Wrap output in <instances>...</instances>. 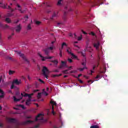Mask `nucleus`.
Segmentation results:
<instances>
[{"mask_svg":"<svg viewBox=\"0 0 128 128\" xmlns=\"http://www.w3.org/2000/svg\"><path fill=\"white\" fill-rule=\"evenodd\" d=\"M90 34H92V36H94L95 34L94 33V32H91Z\"/></svg>","mask_w":128,"mask_h":128,"instance_id":"nucleus-44","label":"nucleus"},{"mask_svg":"<svg viewBox=\"0 0 128 128\" xmlns=\"http://www.w3.org/2000/svg\"><path fill=\"white\" fill-rule=\"evenodd\" d=\"M7 120L8 122H12V124L16 122V120L14 118H7Z\"/></svg>","mask_w":128,"mask_h":128,"instance_id":"nucleus-10","label":"nucleus"},{"mask_svg":"<svg viewBox=\"0 0 128 128\" xmlns=\"http://www.w3.org/2000/svg\"><path fill=\"white\" fill-rule=\"evenodd\" d=\"M90 128H100V126L98 125H94L90 126Z\"/></svg>","mask_w":128,"mask_h":128,"instance_id":"nucleus-26","label":"nucleus"},{"mask_svg":"<svg viewBox=\"0 0 128 128\" xmlns=\"http://www.w3.org/2000/svg\"><path fill=\"white\" fill-rule=\"evenodd\" d=\"M94 46L96 48V50H98V48H100V42L98 41L95 42L94 44Z\"/></svg>","mask_w":128,"mask_h":128,"instance_id":"nucleus-11","label":"nucleus"},{"mask_svg":"<svg viewBox=\"0 0 128 128\" xmlns=\"http://www.w3.org/2000/svg\"><path fill=\"white\" fill-rule=\"evenodd\" d=\"M20 84H22V80H20L15 79L13 80L10 88H14V84L18 85Z\"/></svg>","mask_w":128,"mask_h":128,"instance_id":"nucleus-4","label":"nucleus"},{"mask_svg":"<svg viewBox=\"0 0 128 128\" xmlns=\"http://www.w3.org/2000/svg\"><path fill=\"white\" fill-rule=\"evenodd\" d=\"M42 74L46 78H48V74H50V71L48 70V68L46 66L43 67V69L42 70Z\"/></svg>","mask_w":128,"mask_h":128,"instance_id":"nucleus-3","label":"nucleus"},{"mask_svg":"<svg viewBox=\"0 0 128 128\" xmlns=\"http://www.w3.org/2000/svg\"><path fill=\"white\" fill-rule=\"evenodd\" d=\"M72 66H70L68 68V70H72Z\"/></svg>","mask_w":128,"mask_h":128,"instance_id":"nucleus-43","label":"nucleus"},{"mask_svg":"<svg viewBox=\"0 0 128 128\" xmlns=\"http://www.w3.org/2000/svg\"><path fill=\"white\" fill-rule=\"evenodd\" d=\"M4 28H8V26L6 24V25L4 26Z\"/></svg>","mask_w":128,"mask_h":128,"instance_id":"nucleus-45","label":"nucleus"},{"mask_svg":"<svg viewBox=\"0 0 128 128\" xmlns=\"http://www.w3.org/2000/svg\"><path fill=\"white\" fill-rule=\"evenodd\" d=\"M52 62H53L54 64H58V62L57 60H52Z\"/></svg>","mask_w":128,"mask_h":128,"instance_id":"nucleus-31","label":"nucleus"},{"mask_svg":"<svg viewBox=\"0 0 128 128\" xmlns=\"http://www.w3.org/2000/svg\"><path fill=\"white\" fill-rule=\"evenodd\" d=\"M0 110H2V106H0Z\"/></svg>","mask_w":128,"mask_h":128,"instance_id":"nucleus-60","label":"nucleus"},{"mask_svg":"<svg viewBox=\"0 0 128 128\" xmlns=\"http://www.w3.org/2000/svg\"><path fill=\"white\" fill-rule=\"evenodd\" d=\"M66 52L69 54H71L73 58H78V56L74 55V54L72 52V50L70 49V48H68Z\"/></svg>","mask_w":128,"mask_h":128,"instance_id":"nucleus-6","label":"nucleus"},{"mask_svg":"<svg viewBox=\"0 0 128 128\" xmlns=\"http://www.w3.org/2000/svg\"><path fill=\"white\" fill-rule=\"evenodd\" d=\"M36 24L37 26H40V24H42V22L40 21H36Z\"/></svg>","mask_w":128,"mask_h":128,"instance_id":"nucleus-33","label":"nucleus"},{"mask_svg":"<svg viewBox=\"0 0 128 128\" xmlns=\"http://www.w3.org/2000/svg\"><path fill=\"white\" fill-rule=\"evenodd\" d=\"M3 124L2 123H0V126H2Z\"/></svg>","mask_w":128,"mask_h":128,"instance_id":"nucleus-54","label":"nucleus"},{"mask_svg":"<svg viewBox=\"0 0 128 128\" xmlns=\"http://www.w3.org/2000/svg\"><path fill=\"white\" fill-rule=\"evenodd\" d=\"M50 104H52V114H54H54H56V113L54 112V106H56V102L54 101L53 100H51V101L50 102Z\"/></svg>","mask_w":128,"mask_h":128,"instance_id":"nucleus-8","label":"nucleus"},{"mask_svg":"<svg viewBox=\"0 0 128 128\" xmlns=\"http://www.w3.org/2000/svg\"><path fill=\"white\" fill-rule=\"evenodd\" d=\"M68 60L70 64H72V60L71 58H68Z\"/></svg>","mask_w":128,"mask_h":128,"instance_id":"nucleus-34","label":"nucleus"},{"mask_svg":"<svg viewBox=\"0 0 128 128\" xmlns=\"http://www.w3.org/2000/svg\"><path fill=\"white\" fill-rule=\"evenodd\" d=\"M48 48L49 49V50H54L56 48V47H54V46H52Z\"/></svg>","mask_w":128,"mask_h":128,"instance_id":"nucleus-27","label":"nucleus"},{"mask_svg":"<svg viewBox=\"0 0 128 128\" xmlns=\"http://www.w3.org/2000/svg\"><path fill=\"white\" fill-rule=\"evenodd\" d=\"M68 68V65H66V62L61 61L60 68Z\"/></svg>","mask_w":128,"mask_h":128,"instance_id":"nucleus-9","label":"nucleus"},{"mask_svg":"<svg viewBox=\"0 0 128 128\" xmlns=\"http://www.w3.org/2000/svg\"><path fill=\"white\" fill-rule=\"evenodd\" d=\"M18 108H14V110H20V108H22V110H24L26 108L24 105H18Z\"/></svg>","mask_w":128,"mask_h":128,"instance_id":"nucleus-14","label":"nucleus"},{"mask_svg":"<svg viewBox=\"0 0 128 128\" xmlns=\"http://www.w3.org/2000/svg\"><path fill=\"white\" fill-rule=\"evenodd\" d=\"M20 30H22V26H20V25H18L16 28V32H20Z\"/></svg>","mask_w":128,"mask_h":128,"instance_id":"nucleus-13","label":"nucleus"},{"mask_svg":"<svg viewBox=\"0 0 128 128\" xmlns=\"http://www.w3.org/2000/svg\"><path fill=\"white\" fill-rule=\"evenodd\" d=\"M76 44H78V42H74V46H76V48H77L78 49H80V47L78 46V45H76Z\"/></svg>","mask_w":128,"mask_h":128,"instance_id":"nucleus-32","label":"nucleus"},{"mask_svg":"<svg viewBox=\"0 0 128 128\" xmlns=\"http://www.w3.org/2000/svg\"><path fill=\"white\" fill-rule=\"evenodd\" d=\"M46 90L48 91V88H46Z\"/></svg>","mask_w":128,"mask_h":128,"instance_id":"nucleus-58","label":"nucleus"},{"mask_svg":"<svg viewBox=\"0 0 128 128\" xmlns=\"http://www.w3.org/2000/svg\"><path fill=\"white\" fill-rule=\"evenodd\" d=\"M16 74V71L12 70H9V74L10 76H12V74Z\"/></svg>","mask_w":128,"mask_h":128,"instance_id":"nucleus-20","label":"nucleus"},{"mask_svg":"<svg viewBox=\"0 0 128 128\" xmlns=\"http://www.w3.org/2000/svg\"><path fill=\"white\" fill-rule=\"evenodd\" d=\"M57 6H62V0H58Z\"/></svg>","mask_w":128,"mask_h":128,"instance_id":"nucleus-23","label":"nucleus"},{"mask_svg":"<svg viewBox=\"0 0 128 128\" xmlns=\"http://www.w3.org/2000/svg\"><path fill=\"white\" fill-rule=\"evenodd\" d=\"M24 18L25 20H26V18H28V16H25Z\"/></svg>","mask_w":128,"mask_h":128,"instance_id":"nucleus-50","label":"nucleus"},{"mask_svg":"<svg viewBox=\"0 0 128 128\" xmlns=\"http://www.w3.org/2000/svg\"><path fill=\"white\" fill-rule=\"evenodd\" d=\"M58 16V12H54L53 13V14H52V16L53 18H54V16Z\"/></svg>","mask_w":128,"mask_h":128,"instance_id":"nucleus-30","label":"nucleus"},{"mask_svg":"<svg viewBox=\"0 0 128 128\" xmlns=\"http://www.w3.org/2000/svg\"><path fill=\"white\" fill-rule=\"evenodd\" d=\"M62 76V74H60V75H54V76Z\"/></svg>","mask_w":128,"mask_h":128,"instance_id":"nucleus-49","label":"nucleus"},{"mask_svg":"<svg viewBox=\"0 0 128 128\" xmlns=\"http://www.w3.org/2000/svg\"><path fill=\"white\" fill-rule=\"evenodd\" d=\"M71 72H74V74H76V72H78V70H74L73 71H72Z\"/></svg>","mask_w":128,"mask_h":128,"instance_id":"nucleus-39","label":"nucleus"},{"mask_svg":"<svg viewBox=\"0 0 128 128\" xmlns=\"http://www.w3.org/2000/svg\"><path fill=\"white\" fill-rule=\"evenodd\" d=\"M13 98H14V102H20V100H22V98H16L15 96H14Z\"/></svg>","mask_w":128,"mask_h":128,"instance_id":"nucleus-19","label":"nucleus"},{"mask_svg":"<svg viewBox=\"0 0 128 128\" xmlns=\"http://www.w3.org/2000/svg\"><path fill=\"white\" fill-rule=\"evenodd\" d=\"M92 72H94V71H91V74Z\"/></svg>","mask_w":128,"mask_h":128,"instance_id":"nucleus-63","label":"nucleus"},{"mask_svg":"<svg viewBox=\"0 0 128 128\" xmlns=\"http://www.w3.org/2000/svg\"><path fill=\"white\" fill-rule=\"evenodd\" d=\"M82 66H86V62H82Z\"/></svg>","mask_w":128,"mask_h":128,"instance_id":"nucleus-46","label":"nucleus"},{"mask_svg":"<svg viewBox=\"0 0 128 128\" xmlns=\"http://www.w3.org/2000/svg\"><path fill=\"white\" fill-rule=\"evenodd\" d=\"M86 68H88L86 66H84L83 68H79L78 70H80V72H82L84 70H86Z\"/></svg>","mask_w":128,"mask_h":128,"instance_id":"nucleus-28","label":"nucleus"},{"mask_svg":"<svg viewBox=\"0 0 128 128\" xmlns=\"http://www.w3.org/2000/svg\"><path fill=\"white\" fill-rule=\"evenodd\" d=\"M90 82H92V80H88V82L90 83Z\"/></svg>","mask_w":128,"mask_h":128,"instance_id":"nucleus-59","label":"nucleus"},{"mask_svg":"<svg viewBox=\"0 0 128 128\" xmlns=\"http://www.w3.org/2000/svg\"><path fill=\"white\" fill-rule=\"evenodd\" d=\"M86 50H88V52H92V47H90V46H88L86 48Z\"/></svg>","mask_w":128,"mask_h":128,"instance_id":"nucleus-18","label":"nucleus"},{"mask_svg":"<svg viewBox=\"0 0 128 128\" xmlns=\"http://www.w3.org/2000/svg\"><path fill=\"white\" fill-rule=\"evenodd\" d=\"M100 78V75H97L95 78L96 80H98V78Z\"/></svg>","mask_w":128,"mask_h":128,"instance_id":"nucleus-37","label":"nucleus"},{"mask_svg":"<svg viewBox=\"0 0 128 128\" xmlns=\"http://www.w3.org/2000/svg\"><path fill=\"white\" fill-rule=\"evenodd\" d=\"M39 81L42 82V84H44V81H42V80L39 79Z\"/></svg>","mask_w":128,"mask_h":128,"instance_id":"nucleus-48","label":"nucleus"},{"mask_svg":"<svg viewBox=\"0 0 128 128\" xmlns=\"http://www.w3.org/2000/svg\"><path fill=\"white\" fill-rule=\"evenodd\" d=\"M42 94H44L45 96H48V94L46 92H44L42 93H38V95L37 96L38 98H40V96H42Z\"/></svg>","mask_w":128,"mask_h":128,"instance_id":"nucleus-12","label":"nucleus"},{"mask_svg":"<svg viewBox=\"0 0 128 128\" xmlns=\"http://www.w3.org/2000/svg\"><path fill=\"white\" fill-rule=\"evenodd\" d=\"M0 6L2 8H6V6L4 5V4H2L0 3Z\"/></svg>","mask_w":128,"mask_h":128,"instance_id":"nucleus-25","label":"nucleus"},{"mask_svg":"<svg viewBox=\"0 0 128 128\" xmlns=\"http://www.w3.org/2000/svg\"><path fill=\"white\" fill-rule=\"evenodd\" d=\"M66 72H68V70H65L64 71V74H66Z\"/></svg>","mask_w":128,"mask_h":128,"instance_id":"nucleus-51","label":"nucleus"},{"mask_svg":"<svg viewBox=\"0 0 128 128\" xmlns=\"http://www.w3.org/2000/svg\"><path fill=\"white\" fill-rule=\"evenodd\" d=\"M82 40V36L78 38V40Z\"/></svg>","mask_w":128,"mask_h":128,"instance_id":"nucleus-42","label":"nucleus"},{"mask_svg":"<svg viewBox=\"0 0 128 128\" xmlns=\"http://www.w3.org/2000/svg\"><path fill=\"white\" fill-rule=\"evenodd\" d=\"M34 122H44V115L43 114H38L36 118L34 121L27 120L25 122L24 124H34Z\"/></svg>","mask_w":128,"mask_h":128,"instance_id":"nucleus-1","label":"nucleus"},{"mask_svg":"<svg viewBox=\"0 0 128 128\" xmlns=\"http://www.w3.org/2000/svg\"><path fill=\"white\" fill-rule=\"evenodd\" d=\"M68 46V44H66V42H63L62 44V48L60 50H62V48H66Z\"/></svg>","mask_w":128,"mask_h":128,"instance_id":"nucleus-17","label":"nucleus"},{"mask_svg":"<svg viewBox=\"0 0 128 128\" xmlns=\"http://www.w3.org/2000/svg\"><path fill=\"white\" fill-rule=\"evenodd\" d=\"M76 34H74V36H76Z\"/></svg>","mask_w":128,"mask_h":128,"instance_id":"nucleus-61","label":"nucleus"},{"mask_svg":"<svg viewBox=\"0 0 128 128\" xmlns=\"http://www.w3.org/2000/svg\"><path fill=\"white\" fill-rule=\"evenodd\" d=\"M44 52L45 54H50V50L48 49V48H46V49L44 50Z\"/></svg>","mask_w":128,"mask_h":128,"instance_id":"nucleus-16","label":"nucleus"},{"mask_svg":"<svg viewBox=\"0 0 128 128\" xmlns=\"http://www.w3.org/2000/svg\"><path fill=\"white\" fill-rule=\"evenodd\" d=\"M22 96H24V98H26V96H28V100H26V106H30V98H32V96H34V94H28L26 93H22Z\"/></svg>","mask_w":128,"mask_h":128,"instance_id":"nucleus-2","label":"nucleus"},{"mask_svg":"<svg viewBox=\"0 0 128 128\" xmlns=\"http://www.w3.org/2000/svg\"><path fill=\"white\" fill-rule=\"evenodd\" d=\"M6 22L8 24H10V22H12V21L10 20V18H6Z\"/></svg>","mask_w":128,"mask_h":128,"instance_id":"nucleus-24","label":"nucleus"},{"mask_svg":"<svg viewBox=\"0 0 128 128\" xmlns=\"http://www.w3.org/2000/svg\"><path fill=\"white\" fill-rule=\"evenodd\" d=\"M98 64H99L98 63V64H97V65L94 66H93V70H94V68H96V66H98Z\"/></svg>","mask_w":128,"mask_h":128,"instance_id":"nucleus-35","label":"nucleus"},{"mask_svg":"<svg viewBox=\"0 0 128 128\" xmlns=\"http://www.w3.org/2000/svg\"><path fill=\"white\" fill-rule=\"evenodd\" d=\"M55 72H58V70H55Z\"/></svg>","mask_w":128,"mask_h":128,"instance_id":"nucleus-62","label":"nucleus"},{"mask_svg":"<svg viewBox=\"0 0 128 128\" xmlns=\"http://www.w3.org/2000/svg\"><path fill=\"white\" fill-rule=\"evenodd\" d=\"M82 32L83 33V34H86V32H84V30H82Z\"/></svg>","mask_w":128,"mask_h":128,"instance_id":"nucleus-47","label":"nucleus"},{"mask_svg":"<svg viewBox=\"0 0 128 128\" xmlns=\"http://www.w3.org/2000/svg\"><path fill=\"white\" fill-rule=\"evenodd\" d=\"M80 76H82V74H80L78 75V78H80Z\"/></svg>","mask_w":128,"mask_h":128,"instance_id":"nucleus-52","label":"nucleus"},{"mask_svg":"<svg viewBox=\"0 0 128 128\" xmlns=\"http://www.w3.org/2000/svg\"><path fill=\"white\" fill-rule=\"evenodd\" d=\"M60 56L62 58V49H60Z\"/></svg>","mask_w":128,"mask_h":128,"instance_id":"nucleus-38","label":"nucleus"},{"mask_svg":"<svg viewBox=\"0 0 128 128\" xmlns=\"http://www.w3.org/2000/svg\"><path fill=\"white\" fill-rule=\"evenodd\" d=\"M60 24H62V23H58V26H59Z\"/></svg>","mask_w":128,"mask_h":128,"instance_id":"nucleus-55","label":"nucleus"},{"mask_svg":"<svg viewBox=\"0 0 128 128\" xmlns=\"http://www.w3.org/2000/svg\"><path fill=\"white\" fill-rule=\"evenodd\" d=\"M9 83L8 82H4L2 84V86H8Z\"/></svg>","mask_w":128,"mask_h":128,"instance_id":"nucleus-22","label":"nucleus"},{"mask_svg":"<svg viewBox=\"0 0 128 128\" xmlns=\"http://www.w3.org/2000/svg\"><path fill=\"white\" fill-rule=\"evenodd\" d=\"M32 118L31 116H28V117H27V118Z\"/></svg>","mask_w":128,"mask_h":128,"instance_id":"nucleus-57","label":"nucleus"},{"mask_svg":"<svg viewBox=\"0 0 128 128\" xmlns=\"http://www.w3.org/2000/svg\"><path fill=\"white\" fill-rule=\"evenodd\" d=\"M0 98H4V91L0 89Z\"/></svg>","mask_w":128,"mask_h":128,"instance_id":"nucleus-15","label":"nucleus"},{"mask_svg":"<svg viewBox=\"0 0 128 128\" xmlns=\"http://www.w3.org/2000/svg\"><path fill=\"white\" fill-rule=\"evenodd\" d=\"M16 54H18V56H21V58H24L25 62H28V60L26 58V56H24V54H21L20 52H16Z\"/></svg>","mask_w":128,"mask_h":128,"instance_id":"nucleus-7","label":"nucleus"},{"mask_svg":"<svg viewBox=\"0 0 128 128\" xmlns=\"http://www.w3.org/2000/svg\"><path fill=\"white\" fill-rule=\"evenodd\" d=\"M81 54L83 56H86V53H84L82 52H81Z\"/></svg>","mask_w":128,"mask_h":128,"instance_id":"nucleus-41","label":"nucleus"},{"mask_svg":"<svg viewBox=\"0 0 128 128\" xmlns=\"http://www.w3.org/2000/svg\"><path fill=\"white\" fill-rule=\"evenodd\" d=\"M39 126H40V124H38L34 126V128H39Z\"/></svg>","mask_w":128,"mask_h":128,"instance_id":"nucleus-36","label":"nucleus"},{"mask_svg":"<svg viewBox=\"0 0 128 128\" xmlns=\"http://www.w3.org/2000/svg\"><path fill=\"white\" fill-rule=\"evenodd\" d=\"M27 30H32V25H30V24H28L27 26Z\"/></svg>","mask_w":128,"mask_h":128,"instance_id":"nucleus-29","label":"nucleus"},{"mask_svg":"<svg viewBox=\"0 0 128 128\" xmlns=\"http://www.w3.org/2000/svg\"><path fill=\"white\" fill-rule=\"evenodd\" d=\"M78 80L80 84L84 83V82H82V80H80V79H78Z\"/></svg>","mask_w":128,"mask_h":128,"instance_id":"nucleus-40","label":"nucleus"},{"mask_svg":"<svg viewBox=\"0 0 128 128\" xmlns=\"http://www.w3.org/2000/svg\"><path fill=\"white\" fill-rule=\"evenodd\" d=\"M28 79L29 80H30V76H28Z\"/></svg>","mask_w":128,"mask_h":128,"instance_id":"nucleus-53","label":"nucleus"},{"mask_svg":"<svg viewBox=\"0 0 128 128\" xmlns=\"http://www.w3.org/2000/svg\"><path fill=\"white\" fill-rule=\"evenodd\" d=\"M38 56H40V58H41V60L42 62H44V61L46 60L54 58L53 56H46V57H44V56H42L41 55V54H40V53H38Z\"/></svg>","mask_w":128,"mask_h":128,"instance_id":"nucleus-5","label":"nucleus"},{"mask_svg":"<svg viewBox=\"0 0 128 128\" xmlns=\"http://www.w3.org/2000/svg\"><path fill=\"white\" fill-rule=\"evenodd\" d=\"M84 77L86 78H88V76H84Z\"/></svg>","mask_w":128,"mask_h":128,"instance_id":"nucleus-56","label":"nucleus"},{"mask_svg":"<svg viewBox=\"0 0 128 128\" xmlns=\"http://www.w3.org/2000/svg\"><path fill=\"white\" fill-rule=\"evenodd\" d=\"M17 7L18 8V10H20V12L22 14L24 12V11L22 10V9L20 8V6L19 4H17Z\"/></svg>","mask_w":128,"mask_h":128,"instance_id":"nucleus-21","label":"nucleus"},{"mask_svg":"<svg viewBox=\"0 0 128 128\" xmlns=\"http://www.w3.org/2000/svg\"><path fill=\"white\" fill-rule=\"evenodd\" d=\"M8 38L9 39L10 38V36L8 37Z\"/></svg>","mask_w":128,"mask_h":128,"instance_id":"nucleus-64","label":"nucleus"}]
</instances>
